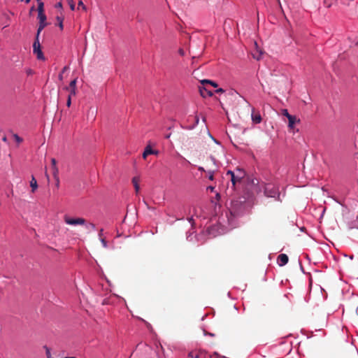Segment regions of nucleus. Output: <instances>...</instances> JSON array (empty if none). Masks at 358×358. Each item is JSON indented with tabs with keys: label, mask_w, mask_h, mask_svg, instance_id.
<instances>
[{
	"label": "nucleus",
	"mask_w": 358,
	"mask_h": 358,
	"mask_svg": "<svg viewBox=\"0 0 358 358\" xmlns=\"http://www.w3.org/2000/svg\"><path fill=\"white\" fill-rule=\"evenodd\" d=\"M224 92V90H223L222 88H219V89H217V90H215V92H216V93H222V92Z\"/></svg>",
	"instance_id": "nucleus-30"
},
{
	"label": "nucleus",
	"mask_w": 358,
	"mask_h": 358,
	"mask_svg": "<svg viewBox=\"0 0 358 358\" xmlns=\"http://www.w3.org/2000/svg\"><path fill=\"white\" fill-rule=\"evenodd\" d=\"M211 160H212V163H213V167H209L208 169L207 172L209 174V176H208L209 180H213V179H214V173L217 170V166L215 164V158L211 157Z\"/></svg>",
	"instance_id": "nucleus-9"
},
{
	"label": "nucleus",
	"mask_w": 358,
	"mask_h": 358,
	"mask_svg": "<svg viewBox=\"0 0 358 358\" xmlns=\"http://www.w3.org/2000/svg\"><path fill=\"white\" fill-rule=\"evenodd\" d=\"M215 198L217 201H219L220 199V194L219 193H217L215 195Z\"/></svg>",
	"instance_id": "nucleus-32"
},
{
	"label": "nucleus",
	"mask_w": 358,
	"mask_h": 358,
	"mask_svg": "<svg viewBox=\"0 0 358 358\" xmlns=\"http://www.w3.org/2000/svg\"><path fill=\"white\" fill-rule=\"evenodd\" d=\"M71 104V96L70 95L68 96L67 101H66V106L68 107H70Z\"/></svg>",
	"instance_id": "nucleus-25"
},
{
	"label": "nucleus",
	"mask_w": 358,
	"mask_h": 358,
	"mask_svg": "<svg viewBox=\"0 0 358 358\" xmlns=\"http://www.w3.org/2000/svg\"><path fill=\"white\" fill-rule=\"evenodd\" d=\"M190 358H215L210 354L204 350H199L198 352H191L189 353Z\"/></svg>",
	"instance_id": "nucleus-6"
},
{
	"label": "nucleus",
	"mask_w": 358,
	"mask_h": 358,
	"mask_svg": "<svg viewBox=\"0 0 358 358\" xmlns=\"http://www.w3.org/2000/svg\"><path fill=\"white\" fill-rule=\"evenodd\" d=\"M67 1L70 6L71 10H74L75 8H76V5H75L73 0H67Z\"/></svg>",
	"instance_id": "nucleus-21"
},
{
	"label": "nucleus",
	"mask_w": 358,
	"mask_h": 358,
	"mask_svg": "<svg viewBox=\"0 0 358 358\" xmlns=\"http://www.w3.org/2000/svg\"><path fill=\"white\" fill-rule=\"evenodd\" d=\"M157 154H158L157 150H152L150 145H147L145 148L143 153V158L146 159L149 155H157Z\"/></svg>",
	"instance_id": "nucleus-10"
},
{
	"label": "nucleus",
	"mask_w": 358,
	"mask_h": 358,
	"mask_svg": "<svg viewBox=\"0 0 358 358\" xmlns=\"http://www.w3.org/2000/svg\"><path fill=\"white\" fill-rule=\"evenodd\" d=\"M55 178V180H56V184H55L56 187H59V175H57V178Z\"/></svg>",
	"instance_id": "nucleus-28"
},
{
	"label": "nucleus",
	"mask_w": 358,
	"mask_h": 358,
	"mask_svg": "<svg viewBox=\"0 0 358 358\" xmlns=\"http://www.w3.org/2000/svg\"><path fill=\"white\" fill-rule=\"evenodd\" d=\"M90 227L92 229H95V225H94L93 223H90Z\"/></svg>",
	"instance_id": "nucleus-35"
},
{
	"label": "nucleus",
	"mask_w": 358,
	"mask_h": 358,
	"mask_svg": "<svg viewBox=\"0 0 358 358\" xmlns=\"http://www.w3.org/2000/svg\"><path fill=\"white\" fill-rule=\"evenodd\" d=\"M288 256L285 254H280L278 257V263L279 266H285L288 262Z\"/></svg>",
	"instance_id": "nucleus-11"
},
{
	"label": "nucleus",
	"mask_w": 358,
	"mask_h": 358,
	"mask_svg": "<svg viewBox=\"0 0 358 358\" xmlns=\"http://www.w3.org/2000/svg\"><path fill=\"white\" fill-rule=\"evenodd\" d=\"M34 52L36 55L37 59H43L44 57L41 49V45L39 42V36L36 35L35 41L33 44Z\"/></svg>",
	"instance_id": "nucleus-4"
},
{
	"label": "nucleus",
	"mask_w": 358,
	"mask_h": 358,
	"mask_svg": "<svg viewBox=\"0 0 358 358\" xmlns=\"http://www.w3.org/2000/svg\"><path fill=\"white\" fill-rule=\"evenodd\" d=\"M288 127L290 129H294V124L296 122H299V120H297L296 117L294 115L289 116L288 118Z\"/></svg>",
	"instance_id": "nucleus-15"
},
{
	"label": "nucleus",
	"mask_w": 358,
	"mask_h": 358,
	"mask_svg": "<svg viewBox=\"0 0 358 358\" xmlns=\"http://www.w3.org/2000/svg\"><path fill=\"white\" fill-rule=\"evenodd\" d=\"M240 171H243L241 169H238L235 175H240Z\"/></svg>",
	"instance_id": "nucleus-36"
},
{
	"label": "nucleus",
	"mask_w": 358,
	"mask_h": 358,
	"mask_svg": "<svg viewBox=\"0 0 358 358\" xmlns=\"http://www.w3.org/2000/svg\"><path fill=\"white\" fill-rule=\"evenodd\" d=\"M44 348L45 350V353H46L47 358H52L50 348L48 347H47L46 345L44 346Z\"/></svg>",
	"instance_id": "nucleus-22"
},
{
	"label": "nucleus",
	"mask_w": 358,
	"mask_h": 358,
	"mask_svg": "<svg viewBox=\"0 0 358 358\" xmlns=\"http://www.w3.org/2000/svg\"><path fill=\"white\" fill-rule=\"evenodd\" d=\"M262 55V52L259 51L258 50H256L255 52H252L253 58L256 59L257 60H259L261 59Z\"/></svg>",
	"instance_id": "nucleus-18"
},
{
	"label": "nucleus",
	"mask_w": 358,
	"mask_h": 358,
	"mask_svg": "<svg viewBox=\"0 0 358 358\" xmlns=\"http://www.w3.org/2000/svg\"><path fill=\"white\" fill-rule=\"evenodd\" d=\"M56 20L58 22V26L59 27L60 29L63 30V29H64V26H63L64 17L62 16H57Z\"/></svg>",
	"instance_id": "nucleus-20"
},
{
	"label": "nucleus",
	"mask_w": 358,
	"mask_h": 358,
	"mask_svg": "<svg viewBox=\"0 0 358 358\" xmlns=\"http://www.w3.org/2000/svg\"><path fill=\"white\" fill-rule=\"evenodd\" d=\"M78 4V6H81L83 10H86V9H87L86 6L84 5V3L82 1H79Z\"/></svg>",
	"instance_id": "nucleus-26"
},
{
	"label": "nucleus",
	"mask_w": 358,
	"mask_h": 358,
	"mask_svg": "<svg viewBox=\"0 0 358 358\" xmlns=\"http://www.w3.org/2000/svg\"><path fill=\"white\" fill-rule=\"evenodd\" d=\"M59 77V79L62 80V74H60Z\"/></svg>",
	"instance_id": "nucleus-40"
},
{
	"label": "nucleus",
	"mask_w": 358,
	"mask_h": 358,
	"mask_svg": "<svg viewBox=\"0 0 358 358\" xmlns=\"http://www.w3.org/2000/svg\"><path fill=\"white\" fill-rule=\"evenodd\" d=\"M198 169L200 171H206L205 169L203 167H201V166H199Z\"/></svg>",
	"instance_id": "nucleus-37"
},
{
	"label": "nucleus",
	"mask_w": 358,
	"mask_h": 358,
	"mask_svg": "<svg viewBox=\"0 0 358 358\" xmlns=\"http://www.w3.org/2000/svg\"><path fill=\"white\" fill-rule=\"evenodd\" d=\"M76 83H77V78H75L73 80H72L70 82L69 85L64 88L66 90L69 91V95H70V96H76L77 94Z\"/></svg>",
	"instance_id": "nucleus-7"
},
{
	"label": "nucleus",
	"mask_w": 358,
	"mask_h": 358,
	"mask_svg": "<svg viewBox=\"0 0 358 358\" xmlns=\"http://www.w3.org/2000/svg\"><path fill=\"white\" fill-rule=\"evenodd\" d=\"M37 18L39 21L38 27L37 29L36 35L39 36L43 29L47 26V17L45 13H38Z\"/></svg>",
	"instance_id": "nucleus-5"
},
{
	"label": "nucleus",
	"mask_w": 358,
	"mask_h": 358,
	"mask_svg": "<svg viewBox=\"0 0 358 358\" xmlns=\"http://www.w3.org/2000/svg\"><path fill=\"white\" fill-rule=\"evenodd\" d=\"M170 136H171V134H169L165 137H166V138H170Z\"/></svg>",
	"instance_id": "nucleus-38"
},
{
	"label": "nucleus",
	"mask_w": 358,
	"mask_h": 358,
	"mask_svg": "<svg viewBox=\"0 0 358 358\" xmlns=\"http://www.w3.org/2000/svg\"><path fill=\"white\" fill-rule=\"evenodd\" d=\"M102 235H103V229H101L99 234V236L100 237V238H102Z\"/></svg>",
	"instance_id": "nucleus-34"
},
{
	"label": "nucleus",
	"mask_w": 358,
	"mask_h": 358,
	"mask_svg": "<svg viewBox=\"0 0 358 358\" xmlns=\"http://www.w3.org/2000/svg\"><path fill=\"white\" fill-rule=\"evenodd\" d=\"M3 141H6V137H3Z\"/></svg>",
	"instance_id": "nucleus-41"
},
{
	"label": "nucleus",
	"mask_w": 358,
	"mask_h": 358,
	"mask_svg": "<svg viewBox=\"0 0 358 358\" xmlns=\"http://www.w3.org/2000/svg\"><path fill=\"white\" fill-rule=\"evenodd\" d=\"M64 220V222L69 225H83L85 224V220L82 217L72 218L65 215Z\"/></svg>",
	"instance_id": "nucleus-3"
},
{
	"label": "nucleus",
	"mask_w": 358,
	"mask_h": 358,
	"mask_svg": "<svg viewBox=\"0 0 358 358\" xmlns=\"http://www.w3.org/2000/svg\"><path fill=\"white\" fill-rule=\"evenodd\" d=\"M200 83L202 85H206V84H209L214 87H217V84L215 82L210 80H206V79L201 80H200Z\"/></svg>",
	"instance_id": "nucleus-17"
},
{
	"label": "nucleus",
	"mask_w": 358,
	"mask_h": 358,
	"mask_svg": "<svg viewBox=\"0 0 358 358\" xmlns=\"http://www.w3.org/2000/svg\"><path fill=\"white\" fill-rule=\"evenodd\" d=\"M34 8H34V6H32V7L31 8L30 12H32V11L34 10Z\"/></svg>",
	"instance_id": "nucleus-39"
},
{
	"label": "nucleus",
	"mask_w": 358,
	"mask_h": 358,
	"mask_svg": "<svg viewBox=\"0 0 358 358\" xmlns=\"http://www.w3.org/2000/svg\"><path fill=\"white\" fill-rule=\"evenodd\" d=\"M178 53L181 55V56H183L185 55V51L183 49L180 48L178 50Z\"/></svg>",
	"instance_id": "nucleus-29"
},
{
	"label": "nucleus",
	"mask_w": 358,
	"mask_h": 358,
	"mask_svg": "<svg viewBox=\"0 0 358 358\" xmlns=\"http://www.w3.org/2000/svg\"><path fill=\"white\" fill-rule=\"evenodd\" d=\"M100 239H101V242L104 248H106L107 247V242H106V239L103 238H101Z\"/></svg>",
	"instance_id": "nucleus-27"
},
{
	"label": "nucleus",
	"mask_w": 358,
	"mask_h": 358,
	"mask_svg": "<svg viewBox=\"0 0 358 358\" xmlns=\"http://www.w3.org/2000/svg\"><path fill=\"white\" fill-rule=\"evenodd\" d=\"M139 182H140V178L138 176H135L132 178V184L134 187L135 192L136 194H138V192L140 191Z\"/></svg>",
	"instance_id": "nucleus-13"
},
{
	"label": "nucleus",
	"mask_w": 358,
	"mask_h": 358,
	"mask_svg": "<svg viewBox=\"0 0 358 358\" xmlns=\"http://www.w3.org/2000/svg\"><path fill=\"white\" fill-rule=\"evenodd\" d=\"M56 7L57 8H62V3L61 2L57 3V5H56Z\"/></svg>",
	"instance_id": "nucleus-33"
},
{
	"label": "nucleus",
	"mask_w": 358,
	"mask_h": 358,
	"mask_svg": "<svg viewBox=\"0 0 358 358\" xmlns=\"http://www.w3.org/2000/svg\"><path fill=\"white\" fill-rule=\"evenodd\" d=\"M28 74H31V70H29L28 72H27Z\"/></svg>",
	"instance_id": "nucleus-42"
},
{
	"label": "nucleus",
	"mask_w": 358,
	"mask_h": 358,
	"mask_svg": "<svg viewBox=\"0 0 358 358\" xmlns=\"http://www.w3.org/2000/svg\"><path fill=\"white\" fill-rule=\"evenodd\" d=\"M37 11H38V13H44V3H43V2L38 1Z\"/></svg>",
	"instance_id": "nucleus-19"
},
{
	"label": "nucleus",
	"mask_w": 358,
	"mask_h": 358,
	"mask_svg": "<svg viewBox=\"0 0 358 358\" xmlns=\"http://www.w3.org/2000/svg\"><path fill=\"white\" fill-rule=\"evenodd\" d=\"M51 169L54 178H57V175H59V169L57 166V161L55 158L51 159Z\"/></svg>",
	"instance_id": "nucleus-12"
},
{
	"label": "nucleus",
	"mask_w": 358,
	"mask_h": 358,
	"mask_svg": "<svg viewBox=\"0 0 358 358\" xmlns=\"http://www.w3.org/2000/svg\"><path fill=\"white\" fill-rule=\"evenodd\" d=\"M282 115H284V116H285V117H287V118H288L289 116H292V115H290V114L288 113V111H287V109H283V110H282Z\"/></svg>",
	"instance_id": "nucleus-24"
},
{
	"label": "nucleus",
	"mask_w": 358,
	"mask_h": 358,
	"mask_svg": "<svg viewBox=\"0 0 358 358\" xmlns=\"http://www.w3.org/2000/svg\"><path fill=\"white\" fill-rule=\"evenodd\" d=\"M207 189H210L211 192H213L215 189V187L213 186H209L207 187Z\"/></svg>",
	"instance_id": "nucleus-31"
},
{
	"label": "nucleus",
	"mask_w": 358,
	"mask_h": 358,
	"mask_svg": "<svg viewBox=\"0 0 358 358\" xmlns=\"http://www.w3.org/2000/svg\"><path fill=\"white\" fill-rule=\"evenodd\" d=\"M252 122L255 124H259L262 121L261 115L259 113H255L254 108L252 109Z\"/></svg>",
	"instance_id": "nucleus-14"
},
{
	"label": "nucleus",
	"mask_w": 358,
	"mask_h": 358,
	"mask_svg": "<svg viewBox=\"0 0 358 358\" xmlns=\"http://www.w3.org/2000/svg\"><path fill=\"white\" fill-rule=\"evenodd\" d=\"M199 90L201 96H203V98H206L207 96H212L213 95V92L208 90L205 85L199 86Z\"/></svg>",
	"instance_id": "nucleus-8"
},
{
	"label": "nucleus",
	"mask_w": 358,
	"mask_h": 358,
	"mask_svg": "<svg viewBox=\"0 0 358 358\" xmlns=\"http://www.w3.org/2000/svg\"><path fill=\"white\" fill-rule=\"evenodd\" d=\"M30 186L31 187L32 192H34L38 188L37 181L34 176L31 177V180L30 181Z\"/></svg>",
	"instance_id": "nucleus-16"
},
{
	"label": "nucleus",
	"mask_w": 358,
	"mask_h": 358,
	"mask_svg": "<svg viewBox=\"0 0 358 358\" xmlns=\"http://www.w3.org/2000/svg\"><path fill=\"white\" fill-rule=\"evenodd\" d=\"M226 175L230 176V180L232 183L233 188H234L236 182H241V180L244 178L245 173L243 171H240V175H235L234 172L228 171Z\"/></svg>",
	"instance_id": "nucleus-2"
},
{
	"label": "nucleus",
	"mask_w": 358,
	"mask_h": 358,
	"mask_svg": "<svg viewBox=\"0 0 358 358\" xmlns=\"http://www.w3.org/2000/svg\"><path fill=\"white\" fill-rule=\"evenodd\" d=\"M30 1V0H25V2L27 3Z\"/></svg>",
	"instance_id": "nucleus-43"
},
{
	"label": "nucleus",
	"mask_w": 358,
	"mask_h": 358,
	"mask_svg": "<svg viewBox=\"0 0 358 358\" xmlns=\"http://www.w3.org/2000/svg\"><path fill=\"white\" fill-rule=\"evenodd\" d=\"M264 194L268 197L275 198L276 196H279V191L275 185L267 184L264 187Z\"/></svg>",
	"instance_id": "nucleus-1"
},
{
	"label": "nucleus",
	"mask_w": 358,
	"mask_h": 358,
	"mask_svg": "<svg viewBox=\"0 0 358 358\" xmlns=\"http://www.w3.org/2000/svg\"><path fill=\"white\" fill-rule=\"evenodd\" d=\"M216 358V357H215Z\"/></svg>",
	"instance_id": "nucleus-44"
},
{
	"label": "nucleus",
	"mask_w": 358,
	"mask_h": 358,
	"mask_svg": "<svg viewBox=\"0 0 358 358\" xmlns=\"http://www.w3.org/2000/svg\"><path fill=\"white\" fill-rule=\"evenodd\" d=\"M13 137L17 143H20L23 141L22 138L20 137L17 134H14Z\"/></svg>",
	"instance_id": "nucleus-23"
}]
</instances>
